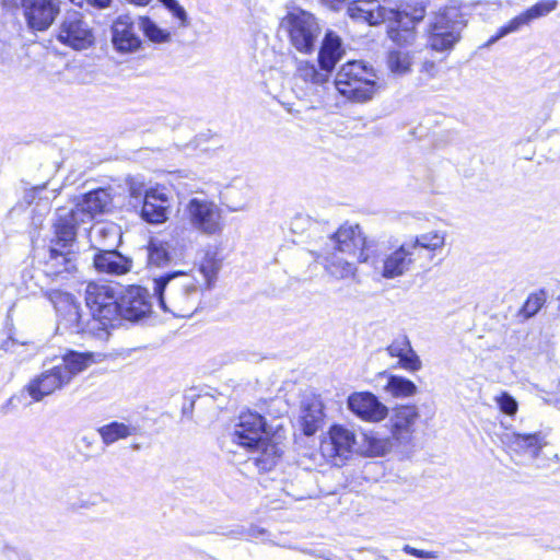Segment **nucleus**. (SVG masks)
Masks as SVG:
<instances>
[{"instance_id": "f257e3e1", "label": "nucleus", "mask_w": 560, "mask_h": 560, "mask_svg": "<svg viewBox=\"0 0 560 560\" xmlns=\"http://www.w3.org/2000/svg\"><path fill=\"white\" fill-rule=\"evenodd\" d=\"M91 363L90 353L70 351L51 363H44L43 370L28 380L23 392L31 397L32 401L40 402L67 387Z\"/></svg>"}, {"instance_id": "f03ea898", "label": "nucleus", "mask_w": 560, "mask_h": 560, "mask_svg": "<svg viewBox=\"0 0 560 560\" xmlns=\"http://www.w3.org/2000/svg\"><path fill=\"white\" fill-rule=\"evenodd\" d=\"M152 290L160 306L175 317H189L198 308L201 289L183 272H171L153 279Z\"/></svg>"}, {"instance_id": "7ed1b4c3", "label": "nucleus", "mask_w": 560, "mask_h": 560, "mask_svg": "<svg viewBox=\"0 0 560 560\" xmlns=\"http://www.w3.org/2000/svg\"><path fill=\"white\" fill-rule=\"evenodd\" d=\"M334 85L341 95L354 102L371 100L378 89L375 70L359 60L345 63L337 72Z\"/></svg>"}, {"instance_id": "20e7f679", "label": "nucleus", "mask_w": 560, "mask_h": 560, "mask_svg": "<svg viewBox=\"0 0 560 560\" xmlns=\"http://www.w3.org/2000/svg\"><path fill=\"white\" fill-rule=\"evenodd\" d=\"M323 247L355 256L361 264L374 266L376 261V245L365 237L359 224L343 223L327 237Z\"/></svg>"}, {"instance_id": "39448f33", "label": "nucleus", "mask_w": 560, "mask_h": 560, "mask_svg": "<svg viewBox=\"0 0 560 560\" xmlns=\"http://www.w3.org/2000/svg\"><path fill=\"white\" fill-rule=\"evenodd\" d=\"M465 26L462 13L456 8H444L429 24L428 46L435 51H450L459 42Z\"/></svg>"}, {"instance_id": "423d86ee", "label": "nucleus", "mask_w": 560, "mask_h": 560, "mask_svg": "<svg viewBox=\"0 0 560 560\" xmlns=\"http://www.w3.org/2000/svg\"><path fill=\"white\" fill-rule=\"evenodd\" d=\"M184 217L190 228L206 236L219 235L224 230L222 208L205 197H192L184 206Z\"/></svg>"}, {"instance_id": "0eeeda50", "label": "nucleus", "mask_w": 560, "mask_h": 560, "mask_svg": "<svg viewBox=\"0 0 560 560\" xmlns=\"http://www.w3.org/2000/svg\"><path fill=\"white\" fill-rule=\"evenodd\" d=\"M281 25L289 33L290 42L296 50L304 54L314 50L320 35V27L313 14L294 10L282 19Z\"/></svg>"}, {"instance_id": "6e6552de", "label": "nucleus", "mask_w": 560, "mask_h": 560, "mask_svg": "<svg viewBox=\"0 0 560 560\" xmlns=\"http://www.w3.org/2000/svg\"><path fill=\"white\" fill-rule=\"evenodd\" d=\"M501 442L511 460L518 466L529 465L548 444L546 435L541 432H506L502 435Z\"/></svg>"}, {"instance_id": "1a4fd4ad", "label": "nucleus", "mask_w": 560, "mask_h": 560, "mask_svg": "<svg viewBox=\"0 0 560 560\" xmlns=\"http://www.w3.org/2000/svg\"><path fill=\"white\" fill-rule=\"evenodd\" d=\"M85 303L93 319L104 326L118 318L119 301L114 289L107 284L90 282L85 289Z\"/></svg>"}, {"instance_id": "9d476101", "label": "nucleus", "mask_w": 560, "mask_h": 560, "mask_svg": "<svg viewBox=\"0 0 560 560\" xmlns=\"http://www.w3.org/2000/svg\"><path fill=\"white\" fill-rule=\"evenodd\" d=\"M44 295L50 301L58 313V327L63 326L77 334L85 330V322L80 304L71 293L59 289H49L44 292Z\"/></svg>"}, {"instance_id": "9b49d317", "label": "nucleus", "mask_w": 560, "mask_h": 560, "mask_svg": "<svg viewBox=\"0 0 560 560\" xmlns=\"http://www.w3.org/2000/svg\"><path fill=\"white\" fill-rule=\"evenodd\" d=\"M58 39L77 50L91 47L94 43L92 27L79 11H68L59 26Z\"/></svg>"}, {"instance_id": "f8f14e48", "label": "nucleus", "mask_w": 560, "mask_h": 560, "mask_svg": "<svg viewBox=\"0 0 560 560\" xmlns=\"http://www.w3.org/2000/svg\"><path fill=\"white\" fill-rule=\"evenodd\" d=\"M110 34L113 47L120 54H132L142 48L138 16L135 18L130 14L118 15L113 21Z\"/></svg>"}, {"instance_id": "ddd939ff", "label": "nucleus", "mask_w": 560, "mask_h": 560, "mask_svg": "<svg viewBox=\"0 0 560 560\" xmlns=\"http://www.w3.org/2000/svg\"><path fill=\"white\" fill-rule=\"evenodd\" d=\"M269 433L266 428V421L257 412H243L234 427L232 440L240 446L252 450L254 446L262 445Z\"/></svg>"}, {"instance_id": "4468645a", "label": "nucleus", "mask_w": 560, "mask_h": 560, "mask_svg": "<svg viewBox=\"0 0 560 560\" xmlns=\"http://www.w3.org/2000/svg\"><path fill=\"white\" fill-rule=\"evenodd\" d=\"M26 25L34 32L47 31L60 12L58 0H19Z\"/></svg>"}, {"instance_id": "2eb2a0df", "label": "nucleus", "mask_w": 560, "mask_h": 560, "mask_svg": "<svg viewBox=\"0 0 560 560\" xmlns=\"http://www.w3.org/2000/svg\"><path fill=\"white\" fill-rule=\"evenodd\" d=\"M354 444V433L342 425L335 424L322 441L320 452L334 465L340 466L351 454Z\"/></svg>"}, {"instance_id": "dca6fc26", "label": "nucleus", "mask_w": 560, "mask_h": 560, "mask_svg": "<svg viewBox=\"0 0 560 560\" xmlns=\"http://www.w3.org/2000/svg\"><path fill=\"white\" fill-rule=\"evenodd\" d=\"M118 317L138 322L152 312V298L142 287H129L119 299Z\"/></svg>"}, {"instance_id": "f3484780", "label": "nucleus", "mask_w": 560, "mask_h": 560, "mask_svg": "<svg viewBox=\"0 0 560 560\" xmlns=\"http://www.w3.org/2000/svg\"><path fill=\"white\" fill-rule=\"evenodd\" d=\"M557 7V0H542L535 3L501 26L497 34L488 39L486 46L489 47L504 36L521 31L523 27L528 26L533 21L548 15L550 12L555 11Z\"/></svg>"}, {"instance_id": "a211bd4d", "label": "nucleus", "mask_w": 560, "mask_h": 560, "mask_svg": "<svg viewBox=\"0 0 560 560\" xmlns=\"http://www.w3.org/2000/svg\"><path fill=\"white\" fill-rule=\"evenodd\" d=\"M347 404L348 408L364 421L380 422L388 415V408L369 392L351 394Z\"/></svg>"}, {"instance_id": "6ab92c4d", "label": "nucleus", "mask_w": 560, "mask_h": 560, "mask_svg": "<svg viewBox=\"0 0 560 560\" xmlns=\"http://www.w3.org/2000/svg\"><path fill=\"white\" fill-rule=\"evenodd\" d=\"M347 14L354 22L376 26L392 19L394 9L383 7L378 0H354L348 4Z\"/></svg>"}, {"instance_id": "aec40b11", "label": "nucleus", "mask_w": 560, "mask_h": 560, "mask_svg": "<svg viewBox=\"0 0 560 560\" xmlns=\"http://www.w3.org/2000/svg\"><path fill=\"white\" fill-rule=\"evenodd\" d=\"M171 192L166 187L156 186L144 190L141 209L142 218L150 223L166 221L171 207Z\"/></svg>"}, {"instance_id": "412c9836", "label": "nucleus", "mask_w": 560, "mask_h": 560, "mask_svg": "<svg viewBox=\"0 0 560 560\" xmlns=\"http://www.w3.org/2000/svg\"><path fill=\"white\" fill-rule=\"evenodd\" d=\"M411 247L413 246L409 245L408 242H405L387 255L382 261V266L380 268L381 275L386 279H394L407 272L417 260L415 250H412ZM376 262L377 260L373 267L378 270Z\"/></svg>"}, {"instance_id": "4be33fe9", "label": "nucleus", "mask_w": 560, "mask_h": 560, "mask_svg": "<svg viewBox=\"0 0 560 560\" xmlns=\"http://www.w3.org/2000/svg\"><path fill=\"white\" fill-rule=\"evenodd\" d=\"M418 418L419 413L415 406L396 408L389 420L393 438L401 444L409 443L412 439Z\"/></svg>"}, {"instance_id": "5701e85b", "label": "nucleus", "mask_w": 560, "mask_h": 560, "mask_svg": "<svg viewBox=\"0 0 560 560\" xmlns=\"http://www.w3.org/2000/svg\"><path fill=\"white\" fill-rule=\"evenodd\" d=\"M313 254L317 259H323V261L319 262L331 278L336 280H347L355 277V264L340 257L338 252L322 247L318 250H313Z\"/></svg>"}, {"instance_id": "b1692460", "label": "nucleus", "mask_w": 560, "mask_h": 560, "mask_svg": "<svg viewBox=\"0 0 560 560\" xmlns=\"http://www.w3.org/2000/svg\"><path fill=\"white\" fill-rule=\"evenodd\" d=\"M332 70L318 62L316 66L307 60L296 61L295 78L304 82L312 93L319 94L329 84Z\"/></svg>"}, {"instance_id": "393cba45", "label": "nucleus", "mask_w": 560, "mask_h": 560, "mask_svg": "<svg viewBox=\"0 0 560 560\" xmlns=\"http://www.w3.org/2000/svg\"><path fill=\"white\" fill-rule=\"evenodd\" d=\"M93 265L97 272L121 276L132 268V260L117 250H98L93 258Z\"/></svg>"}, {"instance_id": "a878e982", "label": "nucleus", "mask_w": 560, "mask_h": 560, "mask_svg": "<svg viewBox=\"0 0 560 560\" xmlns=\"http://www.w3.org/2000/svg\"><path fill=\"white\" fill-rule=\"evenodd\" d=\"M80 223H85V220L80 215H77L74 208H59L57 210V221L55 223L57 245L61 248L68 247L74 241L77 226Z\"/></svg>"}, {"instance_id": "bb28decb", "label": "nucleus", "mask_w": 560, "mask_h": 560, "mask_svg": "<svg viewBox=\"0 0 560 560\" xmlns=\"http://www.w3.org/2000/svg\"><path fill=\"white\" fill-rule=\"evenodd\" d=\"M75 255L71 250H63L57 247L49 249V256L45 261L44 272L52 279H66L77 270Z\"/></svg>"}, {"instance_id": "cd10ccee", "label": "nucleus", "mask_w": 560, "mask_h": 560, "mask_svg": "<svg viewBox=\"0 0 560 560\" xmlns=\"http://www.w3.org/2000/svg\"><path fill=\"white\" fill-rule=\"evenodd\" d=\"M110 201L109 194L104 189L90 191L74 206L75 213L85 222L91 221L95 214L104 212Z\"/></svg>"}, {"instance_id": "c85d7f7f", "label": "nucleus", "mask_w": 560, "mask_h": 560, "mask_svg": "<svg viewBox=\"0 0 560 560\" xmlns=\"http://www.w3.org/2000/svg\"><path fill=\"white\" fill-rule=\"evenodd\" d=\"M255 455L250 458L259 471H269L278 463L283 453L281 445L270 438L262 445L252 448Z\"/></svg>"}, {"instance_id": "c756f323", "label": "nucleus", "mask_w": 560, "mask_h": 560, "mask_svg": "<svg viewBox=\"0 0 560 560\" xmlns=\"http://www.w3.org/2000/svg\"><path fill=\"white\" fill-rule=\"evenodd\" d=\"M180 256L170 242L151 240L148 245V264L155 267H166L173 259Z\"/></svg>"}, {"instance_id": "7c9ffc66", "label": "nucleus", "mask_w": 560, "mask_h": 560, "mask_svg": "<svg viewBox=\"0 0 560 560\" xmlns=\"http://www.w3.org/2000/svg\"><path fill=\"white\" fill-rule=\"evenodd\" d=\"M343 54L341 39L332 32H328L323 40L318 52V62L330 70H334L336 63L341 59Z\"/></svg>"}, {"instance_id": "2f4dec72", "label": "nucleus", "mask_w": 560, "mask_h": 560, "mask_svg": "<svg viewBox=\"0 0 560 560\" xmlns=\"http://www.w3.org/2000/svg\"><path fill=\"white\" fill-rule=\"evenodd\" d=\"M300 418L304 434L313 435L324 420L323 404L318 399H313L302 407Z\"/></svg>"}, {"instance_id": "473e14b6", "label": "nucleus", "mask_w": 560, "mask_h": 560, "mask_svg": "<svg viewBox=\"0 0 560 560\" xmlns=\"http://www.w3.org/2000/svg\"><path fill=\"white\" fill-rule=\"evenodd\" d=\"M97 432L105 445H112L119 440L136 434L137 428L124 422L113 421L100 427Z\"/></svg>"}, {"instance_id": "72a5a7b5", "label": "nucleus", "mask_w": 560, "mask_h": 560, "mask_svg": "<svg viewBox=\"0 0 560 560\" xmlns=\"http://www.w3.org/2000/svg\"><path fill=\"white\" fill-rule=\"evenodd\" d=\"M388 36L389 38L400 46H409L416 39V26L400 22V19H389Z\"/></svg>"}, {"instance_id": "f704fd0d", "label": "nucleus", "mask_w": 560, "mask_h": 560, "mask_svg": "<svg viewBox=\"0 0 560 560\" xmlns=\"http://www.w3.org/2000/svg\"><path fill=\"white\" fill-rule=\"evenodd\" d=\"M408 244L413 246L411 249L415 250L418 257L422 249L430 252L441 249L445 244V233L439 231L423 233L416 236L415 240L408 241Z\"/></svg>"}, {"instance_id": "c9c22d12", "label": "nucleus", "mask_w": 560, "mask_h": 560, "mask_svg": "<svg viewBox=\"0 0 560 560\" xmlns=\"http://www.w3.org/2000/svg\"><path fill=\"white\" fill-rule=\"evenodd\" d=\"M413 56L408 51L392 50L387 55L386 63L389 71L396 75L410 72Z\"/></svg>"}, {"instance_id": "e433bc0d", "label": "nucleus", "mask_w": 560, "mask_h": 560, "mask_svg": "<svg viewBox=\"0 0 560 560\" xmlns=\"http://www.w3.org/2000/svg\"><path fill=\"white\" fill-rule=\"evenodd\" d=\"M138 24L140 26V32H142L149 40L156 44L167 43L171 40V33L161 28L149 16H138Z\"/></svg>"}, {"instance_id": "4c0bfd02", "label": "nucleus", "mask_w": 560, "mask_h": 560, "mask_svg": "<svg viewBox=\"0 0 560 560\" xmlns=\"http://www.w3.org/2000/svg\"><path fill=\"white\" fill-rule=\"evenodd\" d=\"M385 389L393 397L405 398L413 396L417 392V386L410 380L397 375H392L388 378Z\"/></svg>"}, {"instance_id": "58836bf2", "label": "nucleus", "mask_w": 560, "mask_h": 560, "mask_svg": "<svg viewBox=\"0 0 560 560\" xmlns=\"http://www.w3.org/2000/svg\"><path fill=\"white\" fill-rule=\"evenodd\" d=\"M220 269L221 261L213 256L207 255L200 262L199 271L202 273L208 287H211L212 282L217 279Z\"/></svg>"}, {"instance_id": "ea45409f", "label": "nucleus", "mask_w": 560, "mask_h": 560, "mask_svg": "<svg viewBox=\"0 0 560 560\" xmlns=\"http://www.w3.org/2000/svg\"><path fill=\"white\" fill-rule=\"evenodd\" d=\"M162 5L177 20L179 27L189 26V18L185 8L177 0H159Z\"/></svg>"}, {"instance_id": "a19ab883", "label": "nucleus", "mask_w": 560, "mask_h": 560, "mask_svg": "<svg viewBox=\"0 0 560 560\" xmlns=\"http://www.w3.org/2000/svg\"><path fill=\"white\" fill-rule=\"evenodd\" d=\"M28 346L27 341H20L12 336H7L0 341V350L4 353L15 354L22 359L26 357L25 348Z\"/></svg>"}, {"instance_id": "79ce46f5", "label": "nucleus", "mask_w": 560, "mask_h": 560, "mask_svg": "<svg viewBox=\"0 0 560 560\" xmlns=\"http://www.w3.org/2000/svg\"><path fill=\"white\" fill-rule=\"evenodd\" d=\"M546 302V295L544 291L538 293L530 294L523 308L522 312L526 317H532L538 313V311L542 307Z\"/></svg>"}, {"instance_id": "37998d69", "label": "nucleus", "mask_w": 560, "mask_h": 560, "mask_svg": "<svg viewBox=\"0 0 560 560\" xmlns=\"http://www.w3.org/2000/svg\"><path fill=\"white\" fill-rule=\"evenodd\" d=\"M425 10L423 7L415 8L412 12L394 10L392 19H400V22L416 26L417 23L423 20Z\"/></svg>"}, {"instance_id": "c03bdc74", "label": "nucleus", "mask_w": 560, "mask_h": 560, "mask_svg": "<svg viewBox=\"0 0 560 560\" xmlns=\"http://www.w3.org/2000/svg\"><path fill=\"white\" fill-rule=\"evenodd\" d=\"M398 364L408 371L415 372L421 369V361L418 354L411 348V345L400 358Z\"/></svg>"}, {"instance_id": "a18cd8bd", "label": "nucleus", "mask_w": 560, "mask_h": 560, "mask_svg": "<svg viewBox=\"0 0 560 560\" xmlns=\"http://www.w3.org/2000/svg\"><path fill=\"white\" fill-rule=\"evenodd\" d=\"M495 402L500 410L508 416H514L517 412V401L505 392L495 397Z\"/></svg>"}, {"instance_id": "49530a36", "label": "nucleus", "mask_w": 560, "mask_h": 560, "mask_svg": "<svg viewBox=\"0 0 560 560\" xmlns=\"http://www.w3.org/2000/svg\"><path fill=\"white\" fill-rule=\"evenodd\" d=\"M410 346V341L406 336L395 339L388 347L387 352L393 358H400Z\"/></svg>"}, {"instance_id": "de8ad7c7", "label": "nucleus", "mask_w": 560, "mask_h": 560, "mask_svg": "<svg viewBox=\"0 0 560 560\" xmlns=\"http://www.w3.org/2000/svg\"><path fill=\"white\" fill-rule=\"evenodd\" d=\"M402 551L408 555L420 558V559H435L438 557L436 552H434V551H425V550L417 549L409 545H405L402 547Z\"/></svg>"}, {"instance_id": "09e8293b", "label": "nucleus", "mask_w": 560, "mask_h": 560, "mask_svg": "<svg viewBox=\"0 0 560 560\" xmlns=\"http://www.w3.org/2000/svg\"><path fill=\"white\" fill-rule=\"evenodd\" d=\"M264 535H265V529L259 526H256V525H252L246 532V536L248 538H259Z\"/></svg>"}, {"instance_id": "8fccbe9b", "label": "nucleus", "mask_w": 560, "mask_h": 560, "mask_svg": "<svg viewBox=\"0 0 560 560\" xmlns=\"http://www.w3.org/2000/svg\"><path fill=\"white\" fill-rule=\"evenodd\" d=\"M322 3L331 10L338 11L346 3L347 0H320Z\"/></svg>"}, {"instance_id": "3c124183", "label": "nucleus", "mask_w": 560, "mask_h": 560, "mask_svg": "<svg viewBox=\"0 0 560 560\" xmlns=\"http://www.w3.org/2000/svg\"><path fill=\"white\" fill-rule=\"evenodd\" d=\"M130 195L133 197H138L142 195L143 185L141 183H136L132 180L129 185Z\"/></svg>"}, {"instance_id": "603ef678", "label": "nucleus", "mask_w": 560, "mask_h": 560, "mask_svg": "<svg viewBox=\"0 0 560 560\" xmlns=\"http://www.w3.org/2000/svg\"><path fill=\"white\" fill-rule=\"evenodd\" d=\"M112 0H91L92 4L100 9H105L109 5Z\"/></svg>"}, {"instance_id": "864d4df0", "label": "nucleus", "mask_w": 560, "mask_h": 560, "mask_svg": "<svg viewBox=\"0 0 560 560\" xmlns=\"http://www.w3.org/2000/svg\"><path fill=\"white\" fill-rule=\"evenodd\" d=\"M126 1L136 7H147L151 3L152 0H126Z\"/></svg>"}, {"instance_id": "5fc2aeb1", "label": "nucleus", "mask_w": 560, "mask_h": 560, "mask_svg": "<svg viewBox=\"0 0 560 560\" xmlns=\"http://www.w3.org/2000/svg\"><path fill=\"white\" fill-rule=\"evenodd\" d=\"M81 442H82V443H84L86 446H91V445H92V443H93V440H92V439H90L89 436H83V438L81 439Z\"/></svg>"}, {"instance_id": "6e6d98bb", "label": "nucleus", "mask_w": 560, "mask_h": 560, "mask_svg": "<svg viewBox=\"0 0 560 560\" xmlns=\"http://www.w3.org/2000/svg\"><path fill=\"white\" fill-rule=\"evenodd\" d=\"M90 505H91V503H90V502H88V501H82V503L79 505V508H81V509H88Z\"/></svg>"}, {"instance_id": "4d7b16f0", "label": "nucleus", "mask_w": 560, "mask_h": 560, "mask_svg": "<svg viewBox=\"0 0 560 560\" xmlns=\"http://www.w3.org/2000/svg\"><path fill=\"white\" fill-rule=\"evenodd\" d=\"M423 67H424L427 70H429V69H434V63H433V62H425V63L423 65Z\"/></svg>"}, {"instance_id": "13d9d810", "label": "nucleus", "mask_w": 560, "mask_h": 560, "mask_svg": "<svg viewBox=\"0 0 560 560\" xmlns=\"http://www.w3.org/2000/svg\"><path fill=\"white\" fill-rule=\"evenodd\" d=\"M3 3H4L5 5H8L9 3H13V1H10V0H3Z\"/></svg>"}, {"instance_id": "bf43d9fd", "label": "nucleus", "mask_w": 560, "mask_h": 560, "mask_svg": "<svg viewBox=\"0 0 560 560\" xmlns=\"http://www.w3.org/2000/svg\"><path fill=\"white\" fill-rule=\"evenodd\" d=\"M558 311H560V296L558 298Z\"/></svg>"}, {"instance_id": "052dcab7", "label": "nucleus", "mask_w": 560, "mask_h": 560, "mask_svg": "<svg viewBox=\"0 0 560 560\" xmlns=\"http://www.w3.org/2000/svg\"><path fill=\"white\" fill-rule=\"evenodd\" d=\"M291 497L295 498V499H299V495L294 494V493H291Z\"/></svg>"}, {"instance_id": "680f3d73", "label": "nucleus", "mask_w": 560, "mask_h": 560, "mask_svg": "<svg viewBox=\"0 0 560 560\" xmlns=\"http://www.w3.org/2000/svg\"><path fill=\"white\" fill-rule=\"evenodd\" d=\"M291 497L295 498V499H299V495L294 494V493H291Z\"/></svg>"}, {"instance_id": "e2e57ef3", "label": "nucleus", "mask_w": 560, "mask_h": 560, "mask_svg": "<svg viewBox=\"0 0 560 560\" xmlns=\"http://www.w3.org/2000/svg\"><path fill=\"white\" fill-rule=\"evenodd\" d=\"M291 497L295 498V499H299V495L294 494V493H291Z\"/></svg>"}]
</instances>
